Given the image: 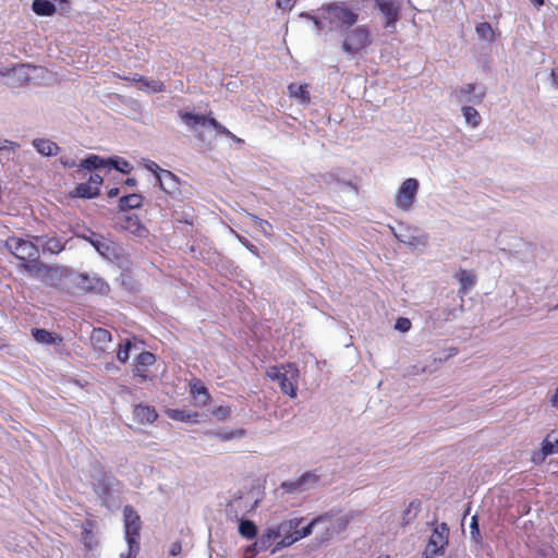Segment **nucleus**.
<instances>
[{"label": "nucleus", "instance_id": "nucleus-1", "mask_svg": "<svg viewBox=\"0 0 558 558\" xmlns=\"http://www.w3.org/2000/svg\"><path fill=\"white\" fill-rule=\"evenodd\" d=\"M353 513H335L326 512L314 518L316 536L315 542L318 546L328 545L339 534L343 533L350 521L353 519Z\"/></svg>", "mask_w": 558, "mask_h": 558}, {"label": "nucleus", "instance_id": "nucleus-2", "mask_svg": "<svg viewBox=\"0 0 558 558\" xmlns=\"http://www.w3.org/2000/svg\"><path fill=\"white\" fill-rule=\"evenodd\" d=\"M179 117L182 122L194 133L195 137L203 143L207 141L210 142L213 138L210 132H206V130L209 128H211L217 133L231 137L238 143L242 142V140L232 134L227 128H225L214 118H207L203 114H195L183 111H179Z\"/></svg>", "mask_w": 558, "mask_h": 558}, {"label": "nucleus", "instance_id": "nucleus-3", "mask_svg": "<svg viewBox=\"0 0 558 558\" xmlns=\"http://www.w3.org/2000/svg\"><path fill=\"white\" fill-rule=\"evenodd\" d=\"M313 21L318 31L324 28V23H328L331 29H338L355 24L357 14L347 7L332 3L323 9L320 16L313 17Z\"/></svg>", "mask_w": 558, "mask_h": 558}, {"label": "nucleus", "instance_id": "nucleus-4", "mask_svg": "<svg viewBox=\"0 0 558 558\" xmlns=\"http://www.w3.org/2000/svg\"><path fill=\"white\" fill-rule=\"evenodd\" d=\"M124 536L129 547L128 553H121L120 558H135L140 550L141 519L131 506L123 509Z\"/></svg>", "mask_w": 558, "mask_h": 558}, {"label": "nucleus", "instance_id": "nucleus-5", "mask_svg": "<svg viewBox=\"0 0 558 558\" xmlns=\"http://www.w3.org/2000/svg\"><path fill=\"white\" fill-rule=\"evenodd\" d=\"M299 369L294 364L274 366L267 371V376L279 384L281 391L290 398L296 397Z\"/></svg>", "mask_w": 558, "mask_h": 558}, {"label": "nucleus", "instance_id": "nucleus-6", "mask_svg": "<svg viewBox=\"0 0 558 558\" xmlns=\"http://www.w3.org/2000/svg\"><path fill=\"white\" fill-rule=\"evenodd\" d=\"M372 43L371 33L366 26H357L349 31L342 40V51L354 56L369 46Z\"/></svg>", "mask_w": 558, "mask_h": 558}, {"label": "nucleus", "instance_id": "nucleus-7", "mask_svg": "<svg viewBox=\"0 0 558 558\" xmlns=\"http://www.w3.org/2000/svg\"><path fill=\"white\" fill-rule=\"evenodd\" d=\"M5 247L22 263L39 257L38 244L34 240L10 236L5 241Z\"/></svg>", "mask_w": 558, "mask_h": 558}, {"label": "nucleus", "instance_id": "nucleus-8", "mask_svg": "<svg viewBox=\"0 0 558 558\" xmlns=\"http://www.w3.org/2000/svg\"><path fill=\"white\" fill-rule=\"evenodd\" d=\"M289 521L295 522V527L291 529L288 533H284V537L277 543L272 553L291 546L293 543L310 536L315 529L314 518L305 525H303L305 521L304 518H292Z\"/></svg>", "mask_w": 558, "mask_h": 558}, {"label": "nucleus", "instance_id": "nucleus-9", "mask_svg": "<svg viewBox=\"0 0 558 558\" xmlns=\"http://www.w3.org/2000/svg\"><path fill=\"white\" fill-rule=\"evenodd\" d=\"M418 187L420 183L416 179L409 178L404 180L396 193V206L402 211H410L415 202Z\"/></svg>", "mask_w": 558, "mask_h": 558}, {"label": "nucleus", "instance_id": "nucleus-10", "mask_svg": "<svg viewBox=\"0 0 558 558\" xmlns=\"http://www.w3.org/2000/svg\"><path fill=\"white\" fill-rule=\"evenodd\" d=\"M72 283L84 292L105 294L109 291V284L95 272L76 274L72 278Z\"/></svg>", "mask_w": 558, "mask_h": 558}, {"label": "nucleus", "instance_id": "nucleus-11", "mask_svg": "<svg viewBox=\"0 0 558 558\" xmlns=\"http://www.w3.org/2000/svg\"><path fill=\"white\" fill-rule=\"evenodd\" d=\"M448 535L449 527L446 523L436 526L428 539L424 558H434L435 556L442 555L448 544Z\"/></svg>", "mask_w": 558, "mask_h": 558}, {"label": "nucleus", "instance_id": "nucleus-12", "mask_svg": "<svg viewBox=\"0 0 558 558\" xmlns=\"http://www.w3.org/2000/svg\"><path fill=\"white\" fill-rule=\"evenodd\" d=\"M295 522L283 521L276 526L268 527L258 538L257 545L259 550H266L274 542L284 537V533H288L291 529L295 527Z\"/></svg>", "mask_w": 558, "mask_h": 558}, {"label": "nucleus", "instance_id": "nucleus-13", "mask_svg": "<svg viewBox=\"0 0 558 558\" xmlns=\"http://www.w3.org/2000/svg\"><path fill=\"white\" fill-rule=\"evenodd\" d=\"M93 480L96 494L104 499H107L111 493L118 490L119 481L101 470L96 471L93 475Z\"/></svg>", "mask_w": 558, "mask_h": 558}, {"label": "nucleus", "instance_id": "nucleus-14", "mask_svg": "<svg viewBox=\"0 0 558 558\" xmlns=\"http://www.w3.org/2000/svg\"><path fill=\"white\" fill-rule=\"evenodd\" d=\"M375 7L385 17V27L395 29L400 19L401 5L398 0H374Z\"/></svg>", "mask_w": 558, "mask_h": 558}, {"label": "nucleus", "instance_id": "nucleus-15", "mask_svg": "<svg viewBox=\"0 0 558 558\" xmlns=\"http://www.w3.org/2000/svg\"><path fill=\"white\" fill-rule=\"evenodd\" d=\"M475 90L476 85L470 83L454 88L451 95L459 104H481L485 97V92L475 93Z\"/></svg>", "mask_w": 558, "mask_h": 558}, {"label": "nucleus", "instance_id": "nucleus-16", "mask_svg": "<svg viewBox=\"0 0 558 558\" xmlns=\"http://www.w3.org/2000/svg\"><path fill=\"white\" fill-rule=\"evenodd\" d=\"M96 251L104 258L114 263H119L123 257L122 247L117 242L105 235L101 236L98 245H96Z\"/></svg>", "mask_w": 558, "mask_h": 558}, {"label": "nucleus", "instance_id": "nucleus-17", "mask_svg": "<svg viewBox=\"0 0 558 558\" xmlns=\"http://www.w3.org/2000/svg\"><path fill=\"white\" fill-rule=\"evenodd\" d=\"M558 453V430H551L542 442V449L533 454V462L542 463L550 456Z\"/></svg>", "mask_w": 558, "mask_h": 558}, {"label": "nucleus", "instance_id": "nucleus-18", "mask_svg": "<svg viewBox=\"0 0 558 558\" xmlns=\"http://www.w3.org/2000/svg\"><path fill=\"white\" fill-rule=\"evenodd\" d=\"M156 181L160 189L170 196L178 197L181 195L180 181L171 171L165 170L158 172V179Z\"/></svg>", "mask_w": 558, "mask_h": 558}, {"label": "nucleus", "instance_id": "nucleus-19", "mask_svg": "<svg viewBox=\"0 0 558 558\" xmlns=\"http://www.w3.org/2000/svg\"><path fill=\"white\" fill-rule=\"evenodd\" d=\"M317 483V477L311 473H305L295 481H287L281 484L286 493H303Z\"/></svg>", "mask_w": 558, "mask_h": 558}, {"label": "nucleus", "instance_id": "nucleus-20", "mask_svg": "<svg viewBox=\"0 0 558 558\" xmlns=\"http://www.w3.org/2000/svg\"><path fill=\"white\" fill-rule=\"evenodd\" d=\"M32 239L41 246L43 253L57 255L65 247V243L57 236L34 235Z\"/></svg>", "mask_w": 558, "mask_h": 558}, {"label": "nucleus", "instance_id": "nucleus-21", "mask_svg": "<svg viewBox=\"0 0 558 558\" xmlns=\"http://www.w3.org/2000/svg\"><path fill=\"white\" fill-rule=\"evenodd\" d=\"M21 268L31 277L40 280L45 272H48V265L43 263L39 257H34L21 264Z\"/></svg>", "mask_w": 558, "mask_h": 558}, {"label": "nucleus", "instance_id": "nucleus-22", "mask_svg": "<svg viewBox=\"0 0 558 558\" xmlns=\"http://www.w3.org/2000/svg\"><path fill=\"white\" fill-rule=\"evenodd\" d=\"M121 228L130 231L131 233L141 236L143 235L145 228L141 223L138 217L134 214H125L120 217Z\"/></svg>", "mask_w": 558, "mask_h": 558}, {"label": "nucleus", "instance_id": "nucleus-23", "mask_svg": "<svg viewBox=\"0 0 558 558\" xmlns=\"http://www.w3.org/2000/svg\"><path fill=\"white\" fill-rule=\"evenodd\" d=\"M90 341L95 350L105 352L108 349V344L111 341V333L104 328H95L90 336Z\"/></svg>", "mask_w": 558, "mask_h": 558}, {"label": "nucleus", "instance_id": "nucleus-24", "mask_svg": "<svg viewBox=\"0 0 558 558\" xmlns=\"http://www.w3.org/2000/svg\"><path fill=\"white\" fill-rule=\"evenodd\" d=\"M33 146L43 156L51 157L58 155L60 147L50 140L36 138L33 141Z\"/></svg>", "mask_w": 558, "mask_h": 558}, {"label": "nucleus", "instance_id": "nucleus-25", "mask_svg": "<svg viewBox=\"0 0 558 558\" xmlns=\"http://www.w3.org/2000/svg\"><path fill=\"white\" fill-rule=\"evenodd\" d=\"M32 335L38 343H43V344H61L62 343L61 337H59L46 329L34 328L32 330Z\"/></svg>", "mask_w": 558, "mask_h": 558}, {"label": "nucleus", "instance_id": "nucleus-26", "mask_svg": "<svg viewBox=\"0 0 558 558\" xmlns=\"http://www.w3.org/2000/svg\"><path fill=\"white\" fill-rule=\"evenodd\" d=\"M168 416L171 420L186 422V423H198L199 414L187 410L169 409L167 411Z\"/></svg>", "mask_w": 558, "mask_h": 558}, {"label": "nucleus", "instance_id": "nucleus-27", "mask_svg": "<svg viewBox=\"0 0 558 558\" xmlns=\"http://www.w3.org/2000/svg\"><path fill=\"white\" fill-rule=\"evenodd\" d=\"M134 415L136 420L143 424H150L158 416L154 408L142 404L134 408Z\"/></svg>", "mask_w": 558, "mask_h": 558}, {"label": "nucleus", "instance_id": "nucleus-28", "mask_svg": "<svg viewBox=\"0 0 558 558\" xmlns=\"http://www.w3.org/2000/svg\"><path fill=\"white\" fill-rule=\"evenodd\" d=\"M143 196L140 194H129L124 195L119 201V208L121 211H125L129 209H136L142 206Z\"/></svg>", "mask_w": 558, "mask_h": 558}, {"label": "nucleus", "instance_id": "nucleus-29", "mask_svg": "<svg viewBox=\"0 0 558 558\" xmlns=\"http://www.w3.org/2000/svg\"><path fill=\"white\" fill-rule=\"evenodd\" d=\"M99 194V191L94 187L89 182L80 183L74 191L71 193L74 197L81 198H94Z\"/></svg>", "mask_w": 558, "mask_h": 558}, {"label": "nucleus", "instance_id": "nucleus-30", "mask_svg": "<svg viewBox=\"0 0 558 558\" xmlns=\"http://www.w3.org/2000/svg\"><path fill=\"white\" fill-rule=\"evenodd\" d=\"M288 90L290 96L295 98L300 104H308L311 100L307 85H296L292 83L288 86Z\"/></svg>", "mask_w": 558, "mask_h": 558}, {"label": "nucleus", "instance_id": "nucleus-31", "mask_svg": "<svg viewBox=\"0 0 558 558\" xmlns=\"http://www.w3.org/2000/svg\"><path fill=\"white\" fill-rule=\"evenodd\" d=\"M32 9L37 15L41 16L52 15L56 11L54 4L49 0H34Z\"/></svg>", "mask_w": 558, "mask_h": 558}, {"label": "nucleus", "instance_id": "nucleus-32", "mask_svg": "<svg viewBox=\"0 0 558 558\" xmlns=\"http://www.w3.org/2000/svg\"><path fill=\"white\" fill-rule=\"evenodd\" d=\"M191 395L195 401V405L204 407L209 400V393L204 386L194 384L191 386Z\"/></svg>", "mask_w": 558, "mask_h": 558}, {"label": "nucleus", "instance_id": "nucleus-33", "mask_svg": "<svg viewBox=\"0 0 558 558\" xmlns=\"http://www.w3.org/2000/svg\"><path fill=\"white\" fill-rule=\"evenodd\" d=\"M462 114L465 119L466 124L473 129L477 128L482 122V118L478 111L471 106H463Z\"/></svg>", "mask_w": 558, "mask_h": 558}, {"label": "nucleus", "instance_id": "nucleus-34", "mask_svg": "<svg viewBox=\"0 0 558 558\" xmlns=\"http://www.w3.org/2000/svg\"><path fill=\"white\" fill-rule=\"evenodd\" d=\"M457 278L459 280V283L461 286L459 292L462 294H466L468 291L474 286L475 283V277L472 272L468 270H460V272L457 275Z\"/></svg>", "mask_w": 558, "mask_h": 558}, {"label": "nucleus", "instance_id": "nucleus-35", "mask_svg": "<svg viewBox=\"0 0 558 558\" xmlns=\"http://www.w3.org/2000/svg\"><path fill=\"white\" fill-rule=\"evenodd\" d=\"M107 165V161L99 156L90 155L86 159L82 160L78 166V170H92L99 169Z\"/></svg>", "mask_w": 558, "mask_h": 558}, {"label": "nucleus", "instance_id": "nucleus-36", "mask_svg": "<svg viewBox=\"0 0 558 558\" xmlns=\"http://www.w3.org/2000/svg\"><path fill=\"white\" fill-rule=\"evenodd\" d=\"M48 272H45L40 281L48 287L58 286L61 278V270L58 267L48 266Z\"/></svg>", "mask_w": 558, "mask_h": 558}, {"label": "nucleus", "instance_id": "nucleus-37", "mask_svg": "<svg viewBox=\"0 0 558 558\" xmlns=\"http://www.w3.org/2000/svg\"><path fill=\"white\" fill-rule=\"evenodd\" d=\"M239 533L247 539H253L257 535V526L251 520H241L239 524Z\"/></svg>", "mask_w": 558, "mask_h": 558}, {"label": "nucleus", "instance_id": "nucleus-38", "mask_svg": "<svg viewBox=\"0 0 558 558\" xmlns=\"http://www.w3.org/2000/svg\"><path fill=\"white\" fill-rule=\"evenodd\" d=\"M137 82L141 83V89L148 93H159L163 90V83L159 80H146L140 77Z\"/></svg>", "mask_w": 558, "mask_h": 558}, {"label": "nucleus", "instance_id": "nucleus-39", "mask_svg": "<svg viewBox=\"0 0 558 558\" xmlns=\"http://www.w3.org/2000/svg\"><path fill=\"white\" fill-rule=\"evenodd\" d=\"M247 217L253 221V223L255 225V227L263 233L265 234L266 236L270 238L271 236V230H272V227L271 225L267 221V220H264V219H260L258 218L257 216L253 215V214H247Z\"/></svg>", "mask_w": 558, "mask_h": 558}, {"label": "nucleus", "instance_id": "nucleus-40", "mask_svg": "<svg viewBox=\"0 0 558 558\" xmlns=\"http://www.w3.org/2000/svg\"><path fill=\"white\" fill-rule=\"evenodd\" d=\"M396 236L398 238V240L400 242L405 243L410 246L425 245V243L427 241L426 235L411 236L409 234L400 233V234H396Z\"/></svg>", "mask_w": 558, "mask_h": 558}, {"label": "nucleus", "instance_id": "nucleus-41", "mask_svg": "<svg viewBox=\"0 0 558 558\" xmlns=\"http://www.w3.org/2000/svg\"><path fill=\"white\" fill-rule=\"evenodd\" d=\"M476 34L486 41H493L494 39V31L489 23H480L476 26Z\"/></svg>", "mask_w": 558, "mask_h": 558}, {"label": "nucleus", "instance_id": "nucleus-42", "mask_svg": "<svg viewBox=\"0 0 558 558\" xmlns=\"http://www.w3.org/2000/svg\"><path fill=\"white\" fill-rule=\"evenodd\" d=\"M155 361V355L150 352L145 351L140 353L138 356L136 357V365L147 369V367L153 365Z\"/></svg>", "mask_w": 558, "mask_h": 558}, {"label": "nucleus", "instance_id": "nucleus-43", "mask_svg": "<svg viewBox=\"0 0 558 558\" xmlns=\"http://www.w3.org/2000/svg\"><path fill=\"white\" fill-rule=\"evenodd\" d=\"M112 168H114L116 170L122 172V173H129L131 171V165L129 161L122 159V158H114V159H109L108 161Z\"/></svg>", "mask_w": 558, "mask_h": 558}, {"label": "nucleus", "instance_id": "nucleus-44", "mask_svg": "<svg viewBox=\"0 0 558 558\" xmlns=\"http://www.w3.org/2000/svg\"><path fill=\"white\" fill-rule=\"evenodd\" d=\"M132 348V343L130 340H126L124 343L120 344L117 357L120 362L125 363L130 357V351Z\"/></svg>", "mask_w": 558, "mask_h": 558}, {"label": "nucleus", "instance_id": "nucleus-45", "mask_svg": "<svg viewBox=\"0 0 558 558\" xmlns=\"http://www.w3.org/2000/svg\"><path fill=\"white\" fill-rule=\"evenodd\" d=\"M470 533H471V538L475 543L480 544L481 543V532H480L478 520H477L476 515H473L471 519Z\"/></svg>", "mask_w": 558, "mask_h": 558}, {"label": "nucleus", "instance_id": "nucleus-46", "mask_svg": "<svg viewBox=\"0 0 558 558\" xmlns=\"http://www.w3.org/2000/svg\"><path fill=\"white\" fill-rule=\"evenodd\" d=\"M217 436L222 440H231L234 438H241L244 436L243 429L230 430L226 433H218Z\"/></svg>", "mask_w": 558, "mask_h": 558}, {"label": "nucleus", "instance_id": "nucleus-47", "mask_svg": "<svg viewBox=\"0 0 558 558\" xmlns=\"http://www.w3.org/2000/svg\"><path fill=\"white\" fill-rule=\"evenodd\" d=\"M395 328L401 332H407L411 329V320L405 317H400L397 319Z\"/></svg>", "mask_w": 558, "mask_h": 558}, {"label": "nucleus", "instance_id": "nucleus-48", "mask_svg": "<svg viewBox=\"0 0 558 558\" xmlns=\"http://www.w3.org/2000/svg\"><path fill=\"white\" fill-rule=\"evenodd\" d=\"M145 168L153 172L156 177V180L158 179V172L165 171L166 169H161L155 161L148 160L145 163Z\"/></svg>", "mask_w": 558, "mask_h": 558}, {"label": "nucleus", "instance_id": "nucleus-49", "mask_svg": "<svg viewBox=\"0 0 558 558\" xmlns=\"http://www.w3.org/2000/svg\"><path fill=\"white\" fill-rule=\"evenodd\" d=\"M88 182L99 191V186L102 183V177L98 173H92L89 175Z\"/></svg>", "mask_w": 558, "mask_h": 558}, {"label": "nucleus", "instance_id": "nucleus-50", "mask_svg": "<svg viewBox=\"0 0 558 558\" xmlns=\"http://www.w3.org/2000/svg\"><path fill=\"white\" fill-rule=\"evenodd\" d=\"M83 542L89 549L94 546V536L90 531L85 530L83 535Z\"/></svg>", "mask_w": 558, "mask_h": 558}, {"label": "nucleus", "instance_id": "nucleus-51", "mask_svg": "<svg viewBox=\"0 0 558 558\" xmlns=\"http://www.w3.org/2000/svg\"><path fill=\"white\" fill-rule=\"evenodd\" d=\"M259 550L257 542L247 546L245 549V558H253L256 553Z\"/></svg>", "mask_w": 558, "mask_h": 558}, {"label": "nucleus", "instance_id": "nucleus-52", "mask_svg": "<svg viewBox=\"0 0 558 558\" xmlns=\"http://www.w3.org/2000/svg\"><path fill=\"white\" fill-rule=\"evenodd\" d=\"M181 550H182L181 543L174 542L171 544L169 553L171 556H178L181 553Z\"/></svg>", "mask_w": 558, "mask_h": 558}, {"label": "nucleus", "instance_id": "nucleus-53", "mask_svg": "<svg viewBox=\"0 0 558 558\" xmlns=\"http://www.w3.org/2000/svg\"><path fill=\"white\" fill-rule=\"evenodd\" d=\"M294 1L295 0H277V5L280 9L287 10V9H291L293 7Z\"/></svg>", "mask_w": 558, "mask_h": 558}, {"label": "nucleus", "instance_id": "nucleus-54", "mask_svg": "<svg viewBox=\"0 0 558 558\" xmlns=\"http://www.w3.org/2000/svg\"><path fill=\"white\" fill-rule=\"evenodd\" d=\"M145 372H146V369L138 365H135V368L133 371L134 376L140 377L142 380H145L147 378Z\"/></svg>", "mask_w": 558, "mask_h": 558}, {"label": "nucleus", "instance_id": "nucleus-55", "mask_svg": "<svg viewBox=\"0 0 558 558\" xmlns=\"http://www.w3.org/2000/svg\"><path fill=\"white\" fill-rule=\"evenodd\" d=\"M60 161L64 167H69V168H72L76 165L75 160H73L72 158H68V157H61Z\"/></svg>", "mask_w": 558, "mask_h": 558}, {"label": "nucleus", "instance_id": "nucleus-56", "mask_svg": "<svg viewBox=\"0 0 558 558\" xmlns=\"http://www.w3.org/2000/svg\"><path fill=\"white\" fill-rule=\"evenodd\" d=\"M102 234L99 233H92V241L88 243L96 250V245H98Z\"/></svg>", "mask_w": 558, "mask_h": 558}, {"label": "nucleus", "instance_id": "nucleus-57", "mask_svg": "<svg viewBox=\"0 0 558 558\" xmlns=\"http://www.w3.org/2000/svg\"><path fill=\"white\" fill-rule=\"evenodd\" d=\"M8 145H11L12 148L17 146V144L9 142L8 140H4V138L0 137V150L7 149Z\"/></svg>", "mask_w": 558, "mask_h": 558}, {"label": "nucleus", "instance_id": "nucleus-58", "mask_svg": "<svg viewBox=\"0 0 558 558\" xmlns=\"http://www.w3.org/2000/svg\"><path fill=\"white\" fill-rule=\"evenodd\" d=\"M238 239L239 241L244 245L246 246L251 252L255 253V246L250 244V242L245 239V238H242L240 235H238Z\"/></svg>", "mask_w": 558, "mask_h": 558}, {"label": "nucleus", "instance_id": "nucleus-59", "mask_svg": "<svg viewBox=\"0 0 558 558\" xmlns=\"http://www.w3.org/2000/svg\"><path fill=\"white\" fill-rule=\"evenodd\" d=\"M550 76H551L553 85H555L556 88H558V69L557 70H553Z\"/></svg>", "mask_w": 558, "mask_h": 558}, {"label": "nucleus", "instance_id": "nucleus-60", "mask_svg": "<svg viewBox=\"0 0 558 558\" xmlns=\"http://www.w3.org/2000/svg\"><path fill=\"white\" fill-rule=\"evenodd\" d=\"M550 403L554 408H557L558 409V386H557V389H556V392L555 395L553 396L551 400H550Z\"/></svg>", "mask_w": 558, "mask_h": 558}, {"label": "nucleus", "instance_id": "nucleus-61", "mask_svg": "<svg viewBox=\"0 0 558 558\" xmlns=\"http://www.w3.org/2000/svg\"><path fill=\"white\" fill-rule=\"evenodd\" d=\"M119 189L118 187H112L108 191V197L109 198H112V197H116L119 195Z\"/></svg>", "mask_w": 558, "mask_h": 558}, {"label": "nucleus", "instance_id": "nucleus-62", "mask_svg": "<svg viewBox=\"0 0 558 558\" xmlns=\"http://www.w3.org/2000/svg\"><path fill=\"white\" fill-rule=\"evenodd\" d=\"M457 353H458V350H457L456 348H450V349L448 350V354L445 356V359H444V360H447V359H448V357H450V356H454Z\"/></svg>", "mask_w": 558, "mask_h": 558}, {"label": "nucleus", "instance_id": "nucleus-63", "mask_svg": "<svg viewBox=\"0 0 558 558\" xmlns=\"http://www.w3.org/2000/svg\"><path fill=\"white\" fill-rule=\"evenodd\" d=\"M92 233H95V232H94V231L88 230V232H87V233H85V234H83V235H82V238H83L85 241L89 242V241H92Z\"/></svg>", "mask_w": 558, "mask_h": 558}, {"label": "nucleus", "instance_id": "nucleus-64", "mask_svg": "<svg viewBox=\"0 0 558 558\" xmlns=\"http://www.w3.org/2000/svg\"><path fill=\"white\" fill-rule=\"evenodd\" d=\"M343 189L355 192V187L350 182H344Z\"/></svg>", "mask_w": 558, "mask_h": 558}]
</instances>
